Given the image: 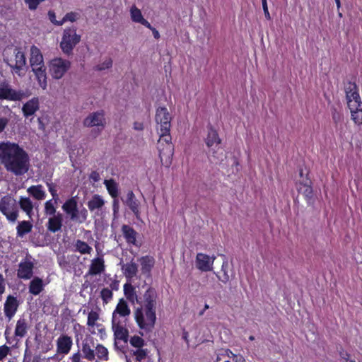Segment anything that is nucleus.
Returning <instances> with one entry per match:
<instances>
[{
    "mask_svg": "<svg viewBox=\"0 0 362 362\" xmlns=\"http://www.w3.org/2000/svg\"><path fill=\"white\" fill-rule=\"evenodd\" d=\"M0 163L16 176L25 175L30 168L28 153L18 144L9 141L0 144Z\"/></svg>",
    "mask_w": 362,
    "mask_h": 362,
    "instance_id": "1",
    "label": "nucleus"
},
{
    "mask_svg": "<svg viewBox=\"0 0 362 362\" xmlns=\"http://www.w3.org/2000/svg\"><path fill=\"white\" fill-rule=\"evenodd\" d=\"M157 293L153 288H148L142 298L138 300L140 305L134 312L136 323L140 329L151 332L153 329L156 320Z\"/></svg>",
    "mask_w": 362,
    "mask_h": 362,
    "instance_id": "2",
    "label": "nucleus"
},
{
    "mask_svg": "<svg viewBox=\"0 0 362 362\" xmlns=\"http://www.w3.org/2000/svg\"><path fill=\"white\" fill-rule=\"evenodd\" d=\"M160 132V138L158 141L159 157L163 164L169 165L171 164L172 157L174 153V146L171 143L172 138L170 132Z\"/></svg>",
    "mask_w": 362,
    "mask_h": 362,
    "instance_id": "3",
    "label": "nucleus"
},
{
    "mask_svg": "<svg viewBox=\"0 0 362 362\" xmlns=\"http://www.w3.org/2000/svg\"><path fill=\"white\" fill-rule=\"evenodd\" d=\"M83 125L86 127H95L91 130L90 135L93 138L98 136L106 125L105 112L99 110L90 113L83 121Z\"/></svg>",
    "mask_w": 362,
    "mask_h": 362,
    "instance_id": "4",
    "label": "nucleus"
},
{
    "mask_svg": "<svg viewBox=\"0 0 362 362\" xmlns=\"http://www.w3.org/2000/svg\"><path fill=\"white\" fill-rule=\"evenodd\" d=\"M30 95L29 90H15L12 88L8 81L0 80V100L20 101L23 98H28Z\"/></svg>",
    "mask_w": 362,
    "mask_h": 362,
    "instance_id": "5",
    "label": "nucleus"
},
{
    "mask_svg": "<svg viewBox=\"0 0 362 362\" xmlns=\"http://www.w3.org/2000/svg\"><path fill=\"white\" fill-rule=\"evenodd\" d=\"M80 40L81 36L76 34L75 27L66 28L64 30L60 47L65 54H69Z\"/></svg>",
    "mask_w": 362,
    "mask_h": 362,
    "instance_id": "6",
    "label": "nucleus"
},
{
    "mask_svg": "<svg viewBox=\"0 0 362 362\" xmlns=\"http://www.w3.org/2000/svg\"><path fill=\"white\" fill-rule=\"evenodd\" d=\"M0 211L11 222H15L18 216L16 201L9 196H4L0 201Z\"/></svg>",
    "mask_w": 362,
    "mask_h": 362,
    "instance_id": "7",
    "label": "nucleus"
},
{
    "mask_svg": "<svg viewBox=\"0 0 362 362\" xmlns=\"http://www.w3.org/2000/svg\"><path fill=\"white\" fill-rule=\"evenodd\" d=\"M69 61L62 58H55L50 62V72L53 78H61L70 68Z\"/></svg>",
    "mask_w": 362,
    "mask_h": 362,
    "instance_id": "8",
    "label": "nucleus"
},
{
    "mask_svg": "<svg viewBox=\"0 0 362 362\" xmlns=\"http://www.w3.org/2000/svg\"><path fill=\"white\" fill-rule=\"evenodd\" d=\"M171 119L172 117L165 107H159L156 109L155 120L160 125V131L170 132Z\"/></svg>",
    "mask_w": 362,
    "mask_h": 362,
    "instance_id": "9",
    "label": "nucleus"
},
{
    "mask_svg": "<svg viewBox=\"0 0 362 362\" xmlns=\"http://www.w3.org/2000/svg\"><path fill=\"white\" fill-rule=\"evenodd\" d=\"M127 319L122 321H116L115 318L112 320V327L114 331L115 339L122 340L127 343L128 341L129 331L126 328Z\"/></svg>",
    "mask_w": 362,
    "mask_h": 362,
    "instance_id": "10",
    "label": "nucleus"
},
{
    "mask_svg": "<svg viewBox=\"0 0 362 362\" xmlns=\"http://www.w3.org/2000/svg\"><path fill=\"white\" fill-rule=\"evenodd\" d=\"M123 203L127 206L133 212L137 220H141L140 217V202L136 199L132 191H129L127 194L126 199L122 198Z\"/></svg>",
    "mask_w": 362,
    "mask_h": 362,
    "instance_id": "11",
    "label": "nucleus"
},
{
    "mask_svg": "<svg viewBox=\"0 0 362 362\" xmlns=\"http://www.w3.org/2000/svg\"><path fill=\"white\" fill-rule=\"evenodd\" d=\"M34 264L27 258L18 264L17 276L20 279H30L33 274Z\"/></svg>",
    "mask_w": 362,
    "mask_h": 362,
    "instance_id": "12",
    "label": "nucleus"
},
{
    "mask_svg": "<svg viewBox=\"0 0 362 362\" xmlns=\"http://www.w3.org/2000/svg\"><path fill=\"white\" fill-rule=\"evenodd\" d=\"M130 313L131 311L127 303L124 300L120 299L112 313V320L115 318L116 321H122L124 319L127 320V317L129 316Z\"/></svg>",
    "mask_w": 362,
    "mask_h": 362,
    "instance_id": "13",
    "label": "nucleus"
},
{
    "mask_svg": "<svg viewBox=\"0 0 362 362\" xmlns=\"http://www.w3.org/2000/svg\"><path fill=\"white\" fill-rule=\"evenodd\" d=\"M311 182L307 179L305 182L300 181L296 184V188L298 192L300 194H302L307 202L308 204L311 205L314 202L313 199V191L312 187L310 185Z\"/></svg>",
    "mask_w": 362,
    "mask_h": 362,
    "instance_id": "14",
    "label": "nucleus"
},
{
    "mask_svg": "<svg viewBox=\"0 0 362 362\" xmlns=\"http://www.w3.org/2000/svg\"><path fill=\"white\" fill-rule=\"evenodd\" d=\"M19 306V302L17 298L11 295H9L6 300L4 306V311L5 316L8 318V321L11 320V318L16 314L18 308Z\"/></svg>",
    "mask_w": 362,
    "mask_h": 362,
    "instance_id": "15",
    "label": "nucleus"
},
{
    "mask_svg": "<svg viewBox=\"0 0 362 362\" xmlns=\"http://www.w3.org/2000/svg\"><path fill=\"white\" fill-rule=\"evenodd\" d=\"M214 257L211 259L209 255L203 253H198L196 257L197 267L202 272H208L212 269Z\"/></svg>",
    "mask_w": 362,
    "mask_h": 362,
    "instance_id": "16",
    "label": "nucleus"
},
{
    "mask_svg": "<svg viewBox=\"0 0 362 362\" xmlns=\"http://www.w3.org/2000/svg\"><path fill=\"white\" fill-rule=\"evenodd\" d=\"M30 64L32 70L37 68V66H45L41 51L35 45L30 47Z\"/></svg>",
    "mask_w": 362,
    "mask_h": 362,
    "instance_id": "17",
    "label": "nucleus"
},
{
    "mask_svg": "<svg viewBox=\"0 0 362 362\" xmlns=\"http://www.w3.org/2000/svg\"><path fill=\"white\" fill-rule=\"evenodd\" d=\"M62 209L69 216L70 220L74 221L76 218V214H78L77 202L74 197L69 199L62 205Z\"/></svg>",
    "mask_w": 362,
    "mask_h": 362,
    "instance_id": "18",
    "label": "nucleus"
},
{
    "mask_svg": "<svg viewBox=\"0 0 362 362\" xmlns=\"http://www.w3.org/2000/svg\"><path fill=\"white\" fill-rule=\"evenodd\" d=\"M40 103L37 97H34L26 102L22 107L23 115L25 117L33 115L39 110Z\"/></svg>",
    "mask_w": 362,
    "mask_h": 362,
    "instance_id": "19",
    "label": "nucleus"
},
{
    "mask_svg": "<svg viewBox=\"0 0 362 362\" xmlns=\"http://www.w3.org/2000/svg\"><path fill=\"white\" fill-rule=\"evenodd\" d=\"M72 346L71 338L67 335H63L57 341V352L59 354H67Z\"/></svg>",
    "mask_w": 362,
    "mask_h": 362,
    "instance_id": "20",
    "label": "nucleus"
},
{
    "mask_svg": "<svg viewBox=\"0 0 362 362\" xmlns=\"http://www.w3.org/2000/svg\"><path fill=\"white\" fill-rule=\"evenodd\" d=\"M344 90L346 93V98L347 100V105H349V101L351 102H359V94L357 90V86L355 83L348 82L344 86Z\"/></svg>",
    "mask_w": 362,
    "mask_h": 362,
    "instance_id": "21",
    "label": "nucleus"
},
{
    "mask_svg": "<svg viewBox=\"0 0 362 362\" xmlns=\"http://www.w3.org/2000/svg\"><path fill=\"white\" fill-rule=\"evenodd\" d=\"M63 217L62 214L57 213L56 216L49 218L47 223V228L52 233L59 231L62 226Z\"/></svg>",
    "mask_w": 362,
    "mask_h": 362,
    "instance_id": "22",
    "label": "nucleus"
},
{
    "mask_svg": "<svg viewBox=\"0 0 362 362\" xmlns=\"http://www.w3.org/2000/svg\"><path fill=\"white\" fill-rule=\"evenodd\" d=\"M205 142L209 148H211L214 146L217 147L221 142L217 132L211 124L208 126V134L205 139Z\"/></svg>",
    "mask_w": 362,
    "mask_h": 362,
    "instance_id": "23",
    "label": "nucleus"
},
{
    "mask_svg": "<svg viewBox=\"0 0 362 362\" xmlns=\"http://www.w3.org/2000/svg\"><path fill=\"white\" fill-rule=\"evenodd\" d=\"M105 270L104 259L102 257H96L91 262L89 268L88 274L97 275L101 274Z\"/></svg>",
    "mask_w": 362,
    "mask_h": 362,
    "instance_id": "24",
    "label": "nucleus"
},
{
    "mask_svg": "<svg viewBox=\"0 0 362 362\" xmlns=\"http://www.w3.org/2000/svg\"><path fill=\"white\" fill-rule=\"evenodd\" d=\"M20 208L26 213L30 218L33 214V203L29 197H21L18 201Z\"/></svg>",
    "mask_w": 362,
    "mask_h": 362,
    "instance_id": "25",
    "label": "nucleus"
},
{
    "mask_svg": "<svg viewBox=\"0 0 362 362\" xmlns=\"http://www.w3.org/2000/svg\"><path fill=\"white\" fill-rule=\"evenodd\" d=\"M93 347L94 344L91 340L86 339L83 341L82 352L83 357L88 361H93L95 358Z\"/></svg>",
    "mask_w": 362,
    "mask_h": 362,
    "instance_id": "26",
    "label": "nucleus"
},
{
    "mask_svg": "<svg viewBox=\"0 0 362 362\" xmlns=\"http://www.w3.org/2000/svg\"><path fill=\"white\" fill-rule=\"evenodd\" d=\"M123 274L127 279H131L136 276L138 272V265L132 260L129 263H127L122 266Z\"/></svg>",
    "mask_w": 362,
    "mask_h": 362,
    "instance_id": "27",
    "label": "nucleus"
},
{
    "mask_svg": "<svg viewBox=\"0 0 362 362\" xmlns=\"http://www.w3.org/2000/svg\"><path fill=\"white\" fill-rule=\"evenodd\" d=\"M15 50L17 51L15 54L16 64L13 66L11 67L16 74L20 75L18 71H21L25 66L26 59L25 54L23 52L20 51L17 48H16Z\"/></svg>",
    "mask_w": 362,
    "mask_h": 362,
    "instance_id": "28",
    "label": "nucleus"
},
{
    "mask_svg": "<svg viewBox=\"0 0 362 362\" xmlns=\"http://www.w3.org/2000/svg\"><path fill=\"white\" fill-rule=\"evenodd\" d=\"M33 224L29 221H22L18 223L16 227L17 237L23 238L32 231Z\"/></svg>",
    "mask_w": 362,
    "mask_h": 362,
    "instance_id": "29",
    "label": "nucleus"
},
{
    "mask_svg": "<svg viewBox=\"0 0 362 362\" xmlns=\"http://www.w3.org/2000/svg\"><path fill=\"white\" fill-rule=\"evenodd\" d=\"M32 71L34 72L40 86L44 90L46 89L47 86L46 67L37 66V68L33 69Z\"/></svg>",
    "mask_w": 362,
    "mask_h": 362,
    "instance_id": "30",
    "label": "nucleus"
},
{
    "mask_svg": "<svg viewBox=\"0 0 362 362\" xmlns=\"http://www.w3.org/2000/svg\"><path fill=\"white\" fill-rule=\"evenodd\" d=\"M221 257H223V264L221 267V272H223V275L221 276H218L217 277L219 279L220 281H221L223 283L226 284L229 281L230 276H233V269L230 270L231 274H229V264L228 259L224 255H221Z\"/></svg>",
    "mask_w": 362,
    "mask_h": 362,
    "instance_id": "31",
    "label": "nucleus"
},
{
    "mask_svg": "<svg viewBox=\"0 0 362 362\" xmlns=\"http://www.w3.org/2000/svg\"><path fill=\"white\" fill-rule=\"evenodd\" d=\"M44 288V284L42 279L35 276L30 282L29 292L35 296L40 294Z\"/></svg>",
    "mask_w": 362,
    "mask_h": 362,
    "instance_id": "32",
    "label": "nucleus"
},
{
    "mask_svg": "<svg viewBox=\"0 0 362 362\" xmlns=\"http://www.w3.org/2000/svg\"><path fill=\"white\" fill-rule=\"evenodd\" d=\"M122 231L127 242L134 245L136 240L137 232L128 225H123Z\"/></svg>",
    "mask_w": 362,
    "mask_h": 362,
    "instance_id": "33",
    "label": "nucleus"
},
{
    "mask_svg": "<svg viewBox=\"0 0 362 362\" xmlns=\"http://www.w3.org/2000/svg\"><path fill=\"white\" fill-rule=\"evenodd\" d=\"M28 193L37 200H42L45 198L46 194L41 185H33L28 188Z\"/></svg>",
    "mask_w": 362,
    "mask_h": 362,
    "instance_id": "34",
    "label": "nucleus"
},
{
    "mask_svg": "<svg viewBox=\"0 0 362 362\" xmlns=\"http://www.w3.org/2000/svg\"><path fill=\"white\" fill-rule=\"evenodd\" d=\"M141 265V272L144 274H148L154 265V259L150 256H144L139 259Z\"/></svg>",
    "mask_w": 362,
    "mask_h": 362,
    "instance_id": "35",
    "label": "nucleus"
},
{
    "mask_svg": "<svg viewBox=\"0 0 362 362\" xmlns=\"http://www.w3.org/2000/svg\"><path fill=\"white\" fill-rule=\"evenodd\" d=\"M28 329L27 321L25 318H20L16 325L15 336L21 338L25 336L27 330Z\"/></svg>",
    "mask_w": 362,
    "mask_h": 362,
    "instance_id": "36",
    "label": "nucleus"
},
{
    "mask_svg": "<svg viewBox=\"0 0 362 362\" xmlns=\"http://www.w3.org/2000/svg\"><path fill=\"white\" fill-rule=\"evenodd\" d=\"M105 204L103 199L98 194L93 196L90 200L88 202V207L90 211L95 209H101Z\"/></svg>",
    "mask_w": 362,
    "mask_h": 362,
    "instance_id": "37",
    "label": "nucleus"
},
{
    "mask_svg": "<svg viewBox=\"0 0 362 362\" xmlns=\"http://www.w3.org/2000/svg\"><path fill=\"white\" fill-rule=\"evenodd\" d=\"M124 293L126 298L132 303H134L135 301L137 303L138 300H140V298H138V296L135 292L134 287L129 284H124Z\"/></svg>",
    "mask_w": 362,
    "mask_h": 362,
    "instance_id": "38",
    "label": "nucleus"
},
{
    "mask_svg": "<svg viewBox=\"0 0 362 362\" xmlns=\"http://www.w3.org/2000/svg\"><path fill=\"white\" fill-rule=\"evenodd\" d=\"M104 184L112 198H117L119 195L118 184L113 180H105Z\"/></svg>",
    "mask_w": 362,
    "mask_h": 362,
    "instance_id": "39",
    "label": "nucleus"
},
{
    "mask_svg": "<svg viewBox=\"0 0 362 362\" xmlns=\"http://www.w3.org/2000/svg\"><path fill=\"white\" fill-rule=\"evenodd\" d=\"M76 251L79 252L81 254H90L92 251L91 247H90L86 242L81 240H77L74 245Z\"/></svg>",
    "mask_w": 362,
    "mask_h": 362,
    "instance_id": "40",
    "label": "nucleus"
},
{
    "mask_svg": "<svg viewBox=\"0 0 362 362\" xmlns=\"http://www.w3.org/2000/svg\"><path fill=\"white\" fill-rule=\"evenodd\" d=\"M211 151H213L210 158L211 162L218 163L223 160L226 156L220 147H218L216 150L211 149Z\"/></svg>",
    "mask_w": 362,
    "mask_h": 362,
    "instance_id": "41",
    "label": "nucleus"
},
{
    "mask_svg": "<svg viewBox=\"0 0 362 362\" xmlns=\"http://www.w3.org/2000/svg\"><path fill=\"white\" fill-rule=\"evenodd\" d=\"M55 203L54 200L50 199L49 201H47L45 204V213L46 215L49 216H56V207H55Z\"/></svg>",
    "mask_w": 362,
    "mask_h": 362,
    "instance_id": "42",
    "label": "nucleus"
},
{
    "mask_svg": "<svg viewBox=\"0 0 362 362\" xmlns=\"http://www.w3.org/2000/svg\"><path fill=\"white\" fill-rule=\"evenodd\" d=\"M131 18L134 22L140 23L144 19L141 11L135 6H133L130 10Z\"/></svg>",
    "mask_w": 362,
    "mask_h": 362,
    "instance_id": "43",
    "label": "nucleus"
},
{
    "mask_svg": "<svg viewBox=\"0 0 362 362\" xmlns=\"http://www.w3.org/2000/svg\"><path fill=\"white\" fill-rule=\"evenodd\" d=\"M96 355L100 359H104L105 361L108 358L107 349L103 345H98L95 347Z\"/></svg>",
    "mask_w": 362,
    "mask_h": 362,
    "instance_id": "44",
    "label": "nucleus"
},
{
    "mask_svg": "<svg viewBox=\"0 0 362 362\" xmlns=\"http://www.w3.org/2000/svg\"><path fill=\"white\" fill-rule=\"evenodd\" d=\"M129 342L132 346L138 349L142 348L145 344L144 340L139 336H134L131 337Z\"/></svg>",
    "mask_w": 362,
    "mask_h": 362,
    "instance_id": "45",
    "label": "nucleus"
},
{
    "mask_svg": "<svg viewBox=\"0 0 362 362\" xmlns=\"http://www.w3.org/2000/svg\"><path fill=\"white\" fill-rule=\"evenodd\" d=\"M351 119L355 122V124L360 125L362 124V109H358V110H352L351 112Z\"/></svg>",
    "mask_w": 362,
    "mask_h": 362,
    "instance_id": "46",
    "label": "nucleus"
},
{
    "mask_svg": "<svg viewBox=\"0 0 362 362\" xmlns=\"http://www.w3.org/2000/svg\"><path fill=\"white\" fill-rule=\"evenodd\" d=\"M148 350L146 349H138L136 351H133V355L135 356L136 361H141L146 358L148 355Z\"/></svg>",
    "mask_w": 362,
    "mask_h": 362,
    "instance_id": "47",
    "label": "nucleus"
},
{
    "mask_svg": "<svg viewBox=\"0 0 362 362\" xmlns=\"http://www.w3.org/2000/svg\"><path fill=\"white\" fill-rule=\"evenodd\" d=\"M88 217V211L86 208H83L81 210H78V214H76V218L74 221L79 223L85 222Z\"/></svg>",
    "mask_w": 362,
    "mask_h": 362,
    "instance_id": "48",
    "label": "nucleus"
},
{
    "mask_svg": "<svg viewBox=\"0 0 362 362\" xmlns=\"http://www.w3.org/2000/svg\"><path fill=\"white\" fill-rule=\"evenodd\" d=\"M100 294L103 300L106 303L112 298V292L107 288L102 289Z\"/></svg>",
    "mask_w": 362,
    "mask_h": 362,
    "instance_id": "49",
    "label": "nucleus"
},
{
    "mask_svg": "<svg viewBox=\"0 0 362 362\" xmlns=\"http://www.w3.org/2000/svg\"><path fill=\"white\" fill-rule=\"evenodd\" d=\"M112 65V61L110 59H108L103 62L102 64H100L95 66V70L103 71L107 69H109Z\"/></svg>",
    "mask_w": 362,
    "mask_h": 362,
    "instance_id": "50",
    "label": "nucleus"
},
{
    "mask_svg": "<svg viewBox=\"0 0 362 362\" xmlns=\"http://www.w3.org/2000/svg\"><path fill=\"white\" fill-rule=\"evenodd\" d=\"M98 319V315L97 313L91 311L89 313L88 316V322L87 324L88 326H93L95 325V321Z\"/></svg>",
    "mask_w": 362,
    "mask_h": 362,
    "instance_id": "51",
    "label": "nucleus"
},
{
    "mask_svg": "<svg viewBox=\"0 0 362 362\" xmlns=\"http://www.w3.org/2000/svg\"><path fill=\"white\" fill-rule=\"evenodd\" d=\"M47 186H48L49 192L52 195V197H53L52 200H54L55 203H57V201L59 199V196H58V194L57 192V189L55 188L54 185L53 183H48L47 182Z\"/></svg>",
    "mask_w": 362,
    "mask_h": 362,
    "instance_id": "52",
    "label": "nucleus"
},
{
    "mask_svg": "<svg viewBox=\"0 0 362 362\" xmlns=\"http://www.w3.org/2000/svg\"><path fill=\"white\" fill-rule=\"evenodd\" d=\"M348 107L351 112H352V110H358V109H362V102L361 101V98L359 97V102L358 103L355 101H349Z\"/></svg>",
    "mask_w": 362,
    "mask_h": 362,
    "instance_id": "53",
    "label": "nucleus"
},
{
    "mask_svg": "<svg viewBox=\"0 0 362 362\" xmlns=\"http://www.w3.org/2000/svg\"><path fill=\"white\" fill-rule=\"evenodd\" d=\"M44 0H25V2L28 5L30 10H35L37 8L39 4Z\"/></svg>",
    "mask_w": 362,
    "mask_h": 362,
    "instance_id": "54",
    "label": "nucleus"
},
{
    "mask_svg": "<svg viewBox=\"0 0 362 362\" xmlns=\"http://www.w3.org/2000/svg\"><path fill=\"white\" fill-rule=\"evenodd\" d=\"M77 14L74 12L67 13L62 18L63 23L66 21L74 22L76 19Z\"/></svg>",
    "mask_w": 362,
    "mask_h": 362,
    "instance_id": "55",
    "label": "nucleus"
},
{
    "mask_svg": "<svg viewBox=\"0 0 362 362\" xmlns=\"http://www.w3.org/2000/svg\"><path fill=\"white\" fill-rule=\"evenodd\" d=\"M48 16H49V18L50 21L52 23H54V25H62L63 24L62 20L60 21H58L56 20V16H55V13L54 11H49Z\"/></svg>",
    "mask_w": 362,
    "mask_h": 362,
    "instance_id": "56",
    "label": "nucleus"
},
{
    "mask_svg": "<svg viewBox=\"0 0 362 362\" xmlns=\"http://www.w3.org/2000/svg\"><path fill=\"white\" fill-rule=\"evenodd\" d=\"M9 351L10 348L6 345L0 346V361L6 356Z\"/></svg>",
    "mask_w": 362,
    "mask_h": 362,
    "instance_id": "57",
    "label": "nucleus"
},
{
    "mask_svg": "<svg viewBox=\"0 0 362 362\" xmlns=\"http://www.w3.org/2000/svg\"><path fill=\"white\" fill-rule=\"evenodd\" d=\"M8 119L6 117H0V133L3 132L8 125Z\"/></svg>",
    "mask_w": 362,
    "mask_h": 362,
    "instance_id": "58",
    "label": "nucleus"
},
{
    "mask_svg": "<svg viewBox=\"0 0 362 362\" xmlns=\"http://www.w3.org/2000/svg\"><path fill=\"white\" fill-rule=\"evenodd\" d=\"M332 115V119L335 123H338L341 121V115L336 110H334Z\"/></svg>",
    "mask_w": 362,
    "mask_h": 362,
    "instance_id": "59",
    "label": "nucleus"
},
{
    "mask_svg": "<svg viewBox=\"0 0 362 362\" xmlns=\"http://www.w3.org/2000/svg\"><path fill=\"white\" fill-rule=\"evenodd\" d=\"M113 199H114V200H113V203H112V209H113L114 214L115 215L116 214H117L119 212V200L117 198H113Z\"/></svg>",
    "mask_w": 362,
    "mask_h": 362,
    "instance_id": "60",
    "label": "nucleus"
},
{
    "mask_svg": "<svg viewBox=\"0 0 362 362\" xmlns=\"http://www.w3.org/2000/svg\"><path fill=\"white\" fill-rule=\"evenodd\" d=\"M89 177L94 182H98L100 179V174L97 171H92Z\"/></svg>",
    "mask_w": 362,
    "mask_h": 362,
    "instance_id": "61",
    "label": "nucleus"
},
{
    "mask_svg": "<svg viewBox=\"0 0 362 362\" xmlns=\"http://www.w3.org/2000/svg\"><path fill=\"white\" fill-rule=\"evenodd\" d=\"M134 129L135 130L141 131L144 129V124L141 122H135L134 123Z\"/></svg>",
    "mask_w": 362,
    "mask_h": 362,
    "instance_id": "62",
    "label": "nucleus"
},
{
    "mask_svg": "<svg viewBox=\"0 0 362 362\" xmlns=\"http://www.w3.org/2000/svg\"><path fill=\"white\" fill-rule=\"evenodd\" d=\"M262 8H263V11H264V13L265 18L267 20H270L271 19V16H270L269 11H268L267 4L262 6Z\"/></svg>",
    "mask_w": 362,
    "mask_h": 362,
    "instance_id": "63",
    "label": "nucleus"
},
{
    "mask_svg": "<svg viewBox=\"0 0 362 362\" xmlns=\"http://www.w3.org/2000/svg\"><path fill=\"white\" fill-rule=\"evenodd\" d=\"M80 358H81L80 354L76 353L73 355V356L71 358V361H72V362H80L81 361Z\"/></svg>",
    "mask_w": 362,
    "mask_h": 362,
    "instance_id": "64",
    "label": "nucleus"
}]
</instances>
